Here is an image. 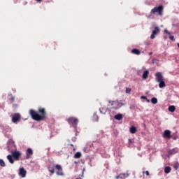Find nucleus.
<instances>
[{"label": "nucleus", "mask_w": 179, "mask_h": 179, "mask_svg": "<svg viewBox=\"0 0 179 179\" xmlns=\"http://www.w3.org/2000/svg\"><path fill=\"white\" fill-rule=\"evenodd\" d=\"M39 113H41V115L34 110H29V114L32 120H34L35 121H41L45 118V110L44 108H40Z\"/></svg>", "instance_id": "1"}, {"label": "nucleus", "mask_w": 179, "mask_h": 179, "mask_svg": "<svg viewBox=\"0 0 179 179\" xmlns=\"http://www.w3.org/2000/svg\"><path fill=\"white\" fill-rule=\"evenodd\" d=\"M163 10H164V6H163V5L155 6L151 10L150 13L148 15H147V18L153 19V15L163 16Z\"/></svg>", "instance_id": "2"}, {"label": "nucleus", "mask_w": 179, "mask_h": 179, "mask_svg": "<svg viewBox=\"0 0 179 179\" xmlns=\"http://www.w3.org/2000/svg\"><path fill=\"white\" fill-rule=\"evenodd\" d=\"M156 82L159 83V88L163 89L166 87V83L164 82V78H163V74L161 72L155 73Z\"/></svg>", "instance_id": "3"}, {"label": "nucleus", "mask_w": 179, "mask_h": 179, "mask_svg": "<svg viewBox=\"0 0 179 179\" xmlns=\"http://www.w3.org/2000/svg\"><path fill=\"white\" fill-rule=\"evenodd\" d=\"M108 103L111 104V106H113V108L114 110H118V108H121V107L124 106V103L120 102L119 101H108Z\"/></svg>", "instance_id": "4"}, {"label": "nucleus", "mask_w": 179, "mask_h": 179, "mask_svg": "<svg viewBox=\"0 0 179 179\" xmlns=\"http://www.w3.org/2000/svg\"><path fill=\"white\" fill-rule=\"evenodd\" d=\"M67 122H69V124L70 125H71L73 128H77L78 127V122H79V120H78V118L76 117H69L68 119H66Z\"/></svg>", "instance_id": "5"}, {"label": "nucleus", "mask_w": 179, "mask_h": 179, "mask_svg": "<svg viewBox=\"0 0 179 179\" xmlns=\"http://www.w3.org/2000/svg\"><path fill=\"white\" fill-rule=\"evenodd\" d=\"M160 34V28L159 27H154V30L152 31V34L150 36L151 40H153L157 34Z\"/></svg>", "instance_id": "6"}, {"label": "nucleus", "mask_w": 179, "mask_h": 179, "mask_svg": "<svg viewBox=\"0 0 179 179\" xmlns=\"http://www.w3.org/2000/svg\"><path fill=\"white\" fill-rule=\"evenodd\" d=\"M12 156L15 160H19L22 153L20 151H13L12 152Z\"/></svg>", "instance_id": "7"}, {"label": "nucleus", "mask_w": 179, "mask_h": 179, "mask_svg": "<svg viewBox=\"0 0 179 179\" xmlns=\"http://www.w3.org/2000/svg\"><path fill=\"white\" fill-rule=\"evenodd\" d=\"M162 136L163 138H165V139H170V138H171V131L169 129L165 130Z\"/></svg>", "instance_id": "8"}, {"label": "nucleus", "mask_w": 179, "mask_h": 179, "mask_svg": "<svg viewBox=\"0 0 179 179\" xmlns=\"http://www.w3.org/2000/svg\"><path fill=\"white\" fill-rule=\"evenodd\" d=\"M27 171L26 170H24V168L21 167L19 169V176H20V177H22V178H24V177H26V174H27Z\"/></svg>", "instance_id": "9"}, {"label": "nucleus", "mask_w": 179, "mask_h": 179, "mask_svg": "<svg viewBox=\"0 0 179 179\" xmlns=\"http://www.w3.org/2000/svg\"><path fill=\"white\" fill-rule=\"evenodd\" d=\"M55 168L57 170L56 172L57 176H64V172H62V166H61V165L57 164Z\"/></svg>", "instance_id": "10"}, {"label": "nucleus", "mask_w": 179, "mask_h": 179, "mask_svg": "<svg viewBox=\"0 0 179 179\" xmlns=\"http://www.w3.org/2000/svg\"><path fill=\"white\" fill-rule=\"evenodd\" d=\"M48 169L50 173V176H52L55 173V165H48Z\"/></svg>", "instance_id": "11"}, {"label": "nucleus", "mask_w": 179, "mask_h": 179, "mask_svg": "<svg viewBox=\"0 0 179 179\" xmlns=\"http://www.w3.org/2000/svg\"><path fill=\"white\" fill-rule=\"evenodd\" d=\"M33 155V150L31 148H28L26 152V159H30V156Z\"/></svg>", "instance_id": "12"}, {"label": "nucleus", "mask_w": 179, "mask_h": 179, "mask_svg": "<svg viewBox=\"0 0 179 179\" xmlns=\"http://www.w3.org/2000/svg\"><path fill=\"white\" fill-rule=\"evenodd\" d=\"M19 120H20V115L19 113L14 115L12 117V121L14 123L19 121Z\"/></svg>", "instance_id": "13"}, {"label": "nucleus", "mask_w": 179, "mask_h": 179, "mask_svg": "<svg viewBox=\"0 0 179 179\" xmlns=\"http://www.w3.org/2000/svg\"><path fill=\"white\" fill-rule=\"evenodd\" d=\"M128 176H129L128 173H120L119 176H117L115 177L116 179H125L127 178V177H128Z\"/></svg>", "instance_id": "14"}, {"label": "nucleus", "mask_w": 179, "mask_h": 179, "mask_svg": "<svg viewBox=\"0 0 179 179\" xmlns=\"http://www.w3.org/2000/svg\"><path fill=\"white\" fill-rule=\"evenodd\" d=\"M7 159H8L9 163H10L11 164H13L15 163V160L13 159V155H8L7 156Z\"/></svg>", "instance_id": "15"}, {"label": "nucleus", "mask_w": 179, "mask_h": 179, "mask_svg": "<svg viewBox=\"0 0 179 179\" xmlns=\"http://www.w3.org/2000/svg\"><path fill=\"white\" fill-rule=\"evenodd\" d=\"M148 76H149V71L146 70L143 72L142 78L143 79H148Z\"/></svg>", "instance_id": "16"}, {"label": "nucleus", "mask_w": 179, "mask_h": 179, "mask_svg": "<svg viewBox=\"0 0 179 179\" xmlns=\"http://www.w3.org/2000/svg\"><path fill=\"white\" fill-rule=\"evenodd\" d=\"M114 118L115 120H117V121H121V120H122V114L115 115Z\"/></svg>", "instance_id": "17"}, {"label": "nucleus", "mask_w": 179, "mask_h": 179, "mask_svg": "<svg viewBox=\"0 0 179 179\" xmlns=\"http://www.w3.org/2000/svg\"><path fill=\"white\" fill-rule=\"evenodd\" d=\"M130 134H136V127L132 126L129 129Z\"/></svg>", "instance_id": "18"}, {"label": "nucleus", "mask_w": 179, "mask_h": 179, "mask_svg": "<svg viewBox=\"0 0 179 179\" xmlns=\"http://www.w3.org/2000/svg\"><path fill=\"white\" fill-rule=\"evenodd\" d=\"M176 153H177V150L176 149H172L169 151V156H171L172 155H176Z\"/></svg>", "instance_id": "19"}, {"label": "nucleus", "mask_w": 179, "mask_h": 179, "mask_svg": "<svg viewBox=\"0 0 179 179\" xmlns=\"http://www.w3.org/2000/svg\"><path fill=\"white\" fill-rule=\"evenodd\" d=\"M132 54H135L136 55H139L141 54V52L138 49H133L131 50Z\"/></svg>", "instance_id": "20"}, {"label": "nucleus", "mask_w": 179, "mask_h": 179, "mask_svg": "<svg viewBox=\"0 0 179 179\" xmlns=\"http://www.w3.org/2000/svg\"><path fill=\"white\" fill-rule=\"evenodd\" d=\"M169 111H170V113H174L176 111V106H170L169 107Z\"/></svg>", "instance_id": "21"}, {"label": "nucleus", "mask_w": 179, "mask_h": 179, "mask_svg": "<svg viewBox=\"0 0 179 179\" xmlns=\"http://www.w3.org/2000/svg\"><path fill=\"white\" fill-rule=\"evenodd\" d=\"M74 157L75 159H80V157H82V153H80V152H76L74 155Z\"/></svg>", "instance_id": "22"}, {"label": "nucleus", "mask_w": 179, "mask_h": 179, "mask_svg": "<svg viewBox=\"0 0 179 179\" xmlns=\"http://www.w3.org/2000/svg\"><path fill=\"white\" fill-rule=\"evenodd\" d=\"M170 171H171V168L170 166L165 167L164 172L166 173V174H169Z\"/></svg>", "instance_id": "23"}, {"label": "nucleus", "mask_w": 179, "mask_h": 179, "mask_svg": "<svg viewBox=\"0 0 179 179\" xmlns=\"http://www.w3.org/2000/svg\"><path fill=\"white\" fill-rule=\"evenodd\" d=\"M151 103L152 104H157V99L156 97H153L151 99Z\"/></svg>", "instance_id": "24"}, {"label": "nucleus", "mask_w": 179, "mask_h": 179, "mask_svg": "<svg viewBox=\"0 0 179 179\" xmlns=\"http://www.w3.org/2000/svg\"><path fill=\"white\" fill-rule=\"evenodd\" d=\"M173 168L175 169V170H178V168H179V164H178V162H176V163L173 164Z\"/></svg>", "instance_id": "25"}, {"label": "nucleus", "mask_w": 179, "mask_h": 179, "mask_svg": "<svg viewBox=\"0 0 179 179\" xmlns=\"http://www.w3.org/2000/svg\"><path fill=\"white\" fill-rule=\"evenodd\" d=\"M0 166L1 167H5V162L3 159H0Z\"/></svg>", "instance_id": "26"}, {"label": "nucleus", "mask_w": 179, "mask_h": 179, "mask_svg": "<svg viewBox=\"0 0 179 179\" xmlns=\"http://www.w3.org/2000/svg\"><path fill=\"white\" fill-rule=\"evenodd\" d=\"M94 118L96 119V121H99V116H97V114L96 113L94 114Z\"/></svg>", "instance_id": "27"}, {"label": "nucleus", "mask_w": 179, "mask_h": 179, "mask_svg": "<svg viewBox=\"0 0 179 179\" xmlns=\"http://www.w3.org/2000/svg\"><path fill=\"white\" fill-rule=\"evenodd\" d=\"M164 33H166V34H169V36L171 34V33H170L169 31V30H167V29H164Z\"/></svg>", "instance_id": "28"}, {"label": "nucleus", "mask_w": 179, "mask_h": 179, "mask_svg": "<svg viewBox=\"0 0 179 179\" xmlns=\"http://www.w3.org/2000/svg\"><path fill=\"white\" fill-rule=\"evenodd\" d=\"M143 174H145L146 176H149L150 175L148 171H143Z\"/></svg>", "instance_id": "29"}, {"label": "nucleus", "mask_w": 179, "mask_h": 179, "mask_svg": "<svg viewBox=\"0 0 179 179\" xmlns=\"http://www.w3.org/2000/svg\"><path fill=\"white\" fill-rule=\"evenodd\" d=\"M126 93H131V89L126 88Z\"/></svg>", "instance_id": "30"}, {"label": "nucleus", "mask_w": 179, "mask_h": 179, "mask_svg": "<svg viewBox=\"0 0 179 179\" xmlns=\"http://www.w3.org/2000/svg\"><path fill=\"white\" fill-rule=\"evenodd\" d=\"M141 99H142L143 100H148V98L145 96H141Z\"/></svg>", "instance_id": "31"}, {"label": "nucleus", "mask_w": 179, "mask_h": 179, "mask_svg": "<svg viewBox=\"0 0 179 179\" xmlns=\"http://www.w3.org/2000/svg\"><path fill=\"white\" fill-rule=\"evenodd\" d=\"M170 40H171L173 41V40H174V37L173 36H169Z\"/></svg>", "instance_id": "32"}, {"label": "nucleus", "mask_w": 179, "mask_h": 179, "mask_svg": "<svg viewBox=\"0 0 179 179\" xmlns=\"http://www.w3.org/2000/svg\"><path fill=\"white\" fill-rule=\"evenodd\" d=\"M156 61H157V59H152V64H155Z\"/></svg>", "instance_id": "33"}, {"label": "nucleus", "mask_w": 179, "mask_h": 179, "mask_svg": "<svg viewBox=\"0 0 179 179\" xmlns=\"http://www.w3.org/2000/svg\"><path fill=\"white\" fill-rule=\"evenodd\" d=\"M10 101H15V97H13V96L11 97V98H10Z\"/></svg>", "instance_id": "34"}, {"label": "nucleus", "mask_w": 179, "mask_h": 179, "mask_svg": "<svg viewBox=\"0 0 179 179\" xmlns=\"http://www.w3.org/2000/svg\"><path fill=\"white\" fill-rule=\"evenodd\" d=\"M146 100V101H147V103H150V100H149V99H145Z\"/></svg>", "instance_id": "35"}, {"label": "nucleus", "mask_w": 179, "mask_h": 179, "mask_svg": "<svg viewBox=\"0 0 179 179\" xmlns=\"http://www.w3.org/2000/svg\"><path fill=\"white\" fill-rule=\"evenodd\" d=\"M37 2H42L43 0H36Z\"/></svg>", "instance_id": "36"}, {"label": "nucleus", "mask_w": 179, "mask_h": 179, "mask_svg": "<svg viewBox=\"0 0 179 179\" xmlns=\"http://www.w3.org/2000/svg\"><path fill=\"white\" fill-rule=\"evenodd\" d=\"M152 54H153V52H150L149 53V55H152Z\"/></svg>", "instance_id": "37"}, {"label": "nucleus", "mask_w": 179, "mask_h": 179, "mask_svg": "<svg viewBox=\"0 0 179 179\" xmlns=\"http://www.w3.org/2000/svg\"><path fill=\"white\" fill-rule=\"evenodd\" d=\"M129 141L130 143H132V140L129 139Z\"/></svg>", "instance_id": "38"}, {"label": "nucleus", "mask_w": 179, "mask_h": 179, "mask_svg": "<svg viewBox=\"0 0 179 179\" xmlns=\"http://www.w3.org/2000/svg\"><path fill=\"white\" fill-rule=\"evenodd\" d=\"M99 111H100L101 113H103V112H101V109H99Z\"/></svg>", "instance_id": "39"}, {"label": "nucleus", "mask_w": 179, "mask_h": 179, "mask_svg": "<svg viewBox=\"0 0 179 179\" xmlns=\"http://www.w3.org/2000/svg\"><path fill=\"white\" fill-rule=\"evenodd\" d=\"M81 177H83V172L82 173Z\"/></svg>", "instance_id": "40"}, {"label": "nucleus", "mask_w": 179, "mask_h": 179, "mask_svg": "<svg viewBox=\"0 0 179 179\" xmlns=\"http://www.w3.org/2000/svg\"><path fill=\"white\" fill-rule=\"evenodd\" d=\"M71 146H73V144H71Z\"/></svg>", "instance_id": "41"}, {"label": "nucleus", "mask_w": 179, "mask_h": 179, "mask_svg": "<svg viewBox=\"0 0 179 179\" xmlns=\"http://www.w3.org/2000/svg\"><path fill=\"white\" fill-rule=\"evenodd\" d=\"M178 45H179V43H178Z\"/></svg>", "instance_id": "42"}, {"label": "nucleus", "mask_w": 179, "mask_h": 179, "mask_svg": "<svg viewBox=\"0 0 179 179\" xmlns=\"http://www.w3.org/2000/svg\"><path fill=\"white\" fill-rule=\"evenodd\" d=\"M178 48H179V45H178Z\"/></svg>", "instance_id": "43"}]
</instances>
